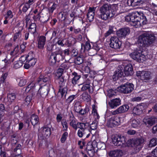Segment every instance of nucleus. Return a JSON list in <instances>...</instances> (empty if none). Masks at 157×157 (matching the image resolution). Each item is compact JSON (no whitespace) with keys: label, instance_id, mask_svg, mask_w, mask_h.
Returning a JSON list of instances; mask_svg holds the SVG:
<instances>
[{"label":"nucleus","instance_id":"nucleus-1","mask_svg":"<svg viewBox=\"0 0 157 157\" xmlns=\"http://www.w3.org/2000/svg\"><path fill=\"white\" fill-rule=\"evenodd\" d=\"M112 142L115 146L124 147L131 146L134 148L136 152H138L142 147L144 140L142 138L133 140L130 139L125 143V138L124 136L116 135L112 138Z\"/></svg>","mask_w":157,"mask_h":157},{"label":"nucleus","instance_id":"nucleus-2","mask_svg":"<svg viewBox=\"0 0 157 157\" xmlns=\"http://www.w3.org/2000/svg\"><path fill=\"white\" fill-rule=\"evenodd\" d=\"M138 16L135 13L129 14L125 17V20L126 21H130L131 24L136 28L140 27L141 25V23L143 25H145L147 22L146 17L143 15L140 16L138 12H137Z\"/></svg>","mask_w":157,"mask_h":157},{"label":"nucleus","instance_id":"nucleus-3","mask_svg":"<svg viewBox=\"0 0 157 157\" xmlns=\"http://www.w3.org/2000/svg\"><path fill=\"white\" fill-rule=\"evenodd\" d=\"M155 40L154 34L145 32L139 36L136 44L140 47H147L152 44Z\"/></svg>","mask_w":157,"mask_h":157},{"label":"nucleus","instance_id":"nucleus-4","mask_svg":"<svg viewBox=\"0 0 157 157\" xmlns=\"http://www.w3.org/2000/svg\"><path fill=\"white\" fill-rule=\"evenodd\" d=\"M100 12V17L103 20H105L113 16L112 13L111 8L107 4H104L101 7Z\"/></svg>","mask_w":157,"mask_h":157},{"label":"nucleus","instance_id":"nucleus-5","mask_svg":"<svg viewBox=\"0 0 157 157\" xmlns=\"http://www.w3.org/2000/svg\"><path fill=\"white\" fill-rule=\"evenodd\" d=\"M129 56L133 59L140 63H143L146 60L145 55L141 50L135 51L130 53Z\"/></svg>","mask_w":157,"mask_h":157},{"label":"nucleus","instance_id":"nucleus-6","mask_svg":"<svg viewBox=\"0 0 157 157\" xmlns=\"http://www.w3.org/2000/svg\"><path fill=\"white\" fill-rule=\"evenodd\" d=\"M33 54L32 53H28L27 56H24L25 58V59L24 67L26 69H29L31 66L34 65L36 63V60L33 58Z\"/></svg>","mask_w":157,"mask_h":157},{"label":"nucleus","instance_id":"nucleus-7","mask_svg":"<svg viewBox=\"0 0 157 157\" xmlns=\"http://www.w3.org/2000/svg\"><path fill=\"white\" fill-rule=\"evenodd\" d=\"M134 89V85L131 83H127L125 84L120 86L118 88V90L125 94L130 93Z\"/></svg>","mask_w":157,"mask_h":157},{"label":"nucleus","instance_id":"nucleus-8","mask_svg":"<svg viewBox=\"0 0 157 157\" xmlns=\"http://www.w3.org/2000/svg\"><path fill=\"white\" fill-rule=\"evenodd\" d=\"M121 118L113 116L109 118L107 121V125L109 127H113L121 124Z\"/></svg>","mask_w":157,"mask_h":157},{"label":"nucleus","instance_id":"nucleus-9","mask_svg":"<svg viewBox=\"0 0 157 157\" xmlns=\"http://www.w3.org/2000/svg\"><path fill=\"white\" fill-rule=\"evenodd\" d=\"M110 47L116 49L120 48L121 47L122 43L117 37H112L110 40Z\"/></svg>","mask_w":157,"mask_h":157},{"label":"nucleus","instance_id":"nucleus-10","mask_svg":"<svg viewBox=\"0 0 157 157\" xmlns=\"http://www.w3.org/2000/svg\"><path fill=\"white\" fill-rule=\"evenodd\" d=\"M137 77L140 78L142 80H148L151 78V73L145 71H138L136 72Z\"/></svg>","mask_w":157,"mask_h":157},{"label":"nucleus","instance_id":"nucleus-11","mask_svg":"<svg viewBox=\"0 0 157 157\" xmlns=\"http://www.w3.org/2000/svg\"><path fill=\"white\" fill-rule=\"evenodd\" d=\"M51 134V130L50 128L48 127H42L39 131V137H43V138L49 137Z\"/></svg>","mask_w":157,"mask_h":157},{"label":"nucleus","instance_id":"nucleus-12","mask_svg":"<svg viewBox=\"0 0 157 157\" xmlns=\"http://www.w3.org/2000/svg\"><path fill=\"white\" fill-rule=\"evenodd\" d=\"M156 118L155 117L146 116L143 119V123L144 124L148 127H150L153 125L155 123Z\"/></svg>","mask_w":157,"mask_h":157},{"label":"nucleus","instance_id":"nucleus-13","mask_svg":"<svg viewBox=\"0 0 157 157\" xmlns=\"http://www.w3.org/2000/svg\"><path fill=\"white\" fill-rule=\"evenodd\" d=\"M129 109V107L128 105H124L120 106L116 110L113 111L112 114L116 115L119 113H123L127 111Z\"/></svg>","mask_w":157,"mask_h":157},{"label":"nucleus","instance_id":"nucleus-14","mask_svg":"<svg viewBox=\"0 0 157 157\" xmlns=\"http://www.w3.org/2000/svg\"><path fill=\"white\" fill-rule=\"evenodd\" d=\"M129 29L128 28H123L117 31V35L119 37H124L130 33Z\"/></svg>","mask_w":157,"mask_h":157},{"label":"nucleus","instance_id":"nucleus-15","mask_svg":"<svg viewBox=\"0 0 157 157\" xmlns=\"http://www.w3.org/2000/svg\"><path fill=\"white\" fill-rule=\"evenodd\" d=\"M46 41V37L44 36H41L38 37L37 40V47L40 49H42L44 46Z\"/></svg>","mask_w":157,"mask_h":157},{"label":"nucleus","instance_id":"nucleus-16","mask_svg":"<svg viewBox=\"0 0 157 157\" xmlns=\"http://www.w3.org/2000/svg\"><path fill=\"white\" fill-rule=\"evenodd\" d=\"M121 104V100L119 98H116L112 99L109 102V104L112 109H114Z\"/></svg>","mask_w":157,"mask_h":157},{"label":"nucleus","instance_id":"nucleus-17","mask_svg":"<svg viewBox=\"0 0 157 157\" xmlns=\"http://www.w3.org/2000/svg\"><path fill=\"white\" fill-rule=\"evenodd\" d=\"M75 111L77 112H78L82 115L85 114L87 112V110H89L88 108H86L83 110L81 109V106L80 105L79 102H77L75 105Z\"/></svg>","mask_w":157,"mask_h":157},{"label":"nucleus","instance_id":"nucleus-18","mask_svg":"<svg viewBox=\"0 0 157 157\" xmlns=\"http://www.w3.org/2000/svg\"><path fill=\"white\" fill-rule=\"evenodd\" d=\"M124 72L126 76L131 75L133 74L132 67V65L128 64L124 68Z\"/></svg>","mask_w":157,"mask_h":157},{"label":"nucleus","instance_id":"nucleus-19","mask_svg":"<svg viewBox=\"0 0 157 157\" xmlns=\"http://www.w3.org/2000/svg\"><path fill=\"white\" fill-rule=\"evenodd\" d=\"M123 155V152L120 150L112 151L109 153V155L111 157H120Z\"/></svg>","mask_w":157,"mask_h":157},{"label":"nucleus","instance_id":"nucleus-20","mask_svg":"<svg viewBox=\"0 0 157 157\" xmlns=\"http://www.w3.org/2000/svg\"><path fill=\"white\" fill-rule=\"evenodd\" d=\"M95 8L90 7L87 14V18L89 21H92L94 17Z\"/></svg>","mask_w":157,"mask_h":157},{"label":"nucleus","instance_id":"nucleus-21","mask_svg":"<svg viewBox=\"0 0 157 157\" xmlns=\"http://www.w3.org/2000/svg\"><path fill=\"white\" fill-rule=\"evenodd\" d=\"M50 86V84L44 85V86L40 88L39 90V92L41 94H44L46 95H47L49 91Z\"/></svg>","mask_w":157,"mask_h":157},{"label":"nucleus","instance_id":"nucleus-22","mask_svg":"<svg viewBox=\"0 0 157 157\" xmlns=\"http://www.w3.org/2000/svg\"><path fill=\"white\" fill-rule=\"evenodd\" d=\"M25 58V56H23L21 57L19 61L15 62L13 66L14 67L17 69L22 66L23 63L25 64L24 61Z\"/></svg>","mask_w":157,"mask_h":157},{"label":"nucleus","instance_id":"nucleus-23","mask_svg":"<svg viewBox=\"0 0 157 157\" xmlns=\"http://www.w3.org/2000/svg\"><path fill=\"white\" fill-rule=\"evenodd\" d=\"M35 86V82H30L26 87L25 89V92L28 93L29 92V93L35 94L33 91Z\"/></svg>","mask_w":157,"mask_h":157},{"label":"nucleus","instance_id":"nucleus-24","mask_svg":"<svg viewBox=\"0 0 157 157\" xmlns=\"http://www.w3.org/2000/svg\"><path fill=\"white\" fill-rule=\"evenodd\" d=\"M91 47V45L89 42H86L83 43L81 44V52H83L86 50H88L90 49Z\"/></svg>","mask_w":157,"mask_h":157},{"label":"nucleus","instance_id":"nucleus-25","mask_svg":"<svg viewBox=\"0 0 157 157\" xmlns=\"http://www.w3.org/2000/svg\"><path fill=\"white\" fill-rule=\"evenodd\" d=\"M144 1L142 0H128L127 3H130V5L132 6H138L142 4Z\"/></svg>","mask_w":157,"mask_h":157},{"label":"nucleus","instance_id":"nucleus-26","mask_svg":"<svg viewBox=\"0 0 157 157\" xmlns=\"http://www.w3.org/2000/svg\"><path fill=\"white\" fill-rule=\"evenodd\" d=\"M139 110L141 114L144 110L146 109L148 106V104L147 103H141L137 105Z\"/></svg>","mask_w":157,"mask_h":157},{"label":"nucleus","instance_id":"nucleus-27","mask_svg":"<svg viewBox=\"0 0 157 157\" xmlns=\"http://www.w3.org/2000/svg\"><path fill=\"white\" fill-rule=\"evenodd\" d=\"M72 75H73L74 77L73 78L72 82L73 84L75 85L77 83L78 80L81 78V76L78 75L77 73L75 72H73Z\"/></svg>","mask_w":157,"mask_h":157},{"label":"nucleus","instance_id":"nucleus-28","mask_svg":"<svg viewBox=\"0 0 157 157\" xmlns=\"http://www.w3.org/2000/svg\"><path fill=\"white\" fill-rule=\"evenodd\" d=\"M22 39L21 37V31L20 30L14 34L13 40L14 41H17L19 42L22 41Z\"/></svg>","mask_w":157,"mask_h":157},{"label":"nucleus","instance_id":"nucleus-29","mask_svg":"<svg viewBox=\"0 0 157 157\" xmlns=\"http://www.w3.org/2000/svg\"><path fill=\"white\" fill-rule=\"evenodd\" d=\"M31 122L32 124L34 126L36 124L39 122V118L36 115L33 114L31 116Z\"/></svg>","mask_w":157,"mask_h":157},{"label":"nucleus","instance_id":"nucleus-30","mask_svg":"<svg viewBox=\"0 0 157 157\" xmlns=\"http://www.w3.org/2000/svg\"><path fill=\"white\" fill-rule=\"evenodd\" d=\"M56 53H52L50 57L49 61L52 65H54L56 62Z\"/></svg>","mask_w":157,"mask_h":157},{"label":"nucleus","instance_id":"nucleus-31","mask_svg":"<svg viewBox=\"0 0 157 157\" xmlns=\"http://www.w3.org/2000/svg\"><path fill=\"white\" fill-rule=\"evenodd\" d=\"M88 132L87 129H80L78 131V136L80 137H82L84 136H85Z\"/></svg>","mask_w":157,"mask_h":157},{"label":"nucleus","instance_id":"nucleus-32","mask_svg":"<svg viewBox=\"0 0 157 157\" xmlns=\"http://www.w3.org/2000/svg\"><path fill=\"white\" fill-rule=\"evenodd\" d=\"M50 78L49 77L47 76L43 78L42 76H41L37 80V82L38 83L40 84L42 82H50Z\"/></svg>","mask_w":157,"mask_h":157},{"label":"nucleus","instance_id":"nucleus-33","mask_svg":"<svg viewBox=\"0 0 157 157\" xmlns=\"http://www.w3.org/2000/svg\"><path fill=\"white\" fill-rule=\"evenodd\" d=\"M92 114L94 116L95 119H98L99 118V116L97 112V109L95 108V106L94 105H92Z\"/></svg>","mask_w":157,"mask_h":157},{"label":"nucleus","instance_id":"nucleus-34","mask_svg":"<svg viewBox=\"0 0 157 157\" xmlns=\"http://www.w3.org/2000/svg\"><path fill=\"white\" fill-rule=\"evenodd\" d=\"M89 126V123H78V127L80 129H87L86 128Z\"/></svg>","mask_w":157,"mask_h":157},{"label":"nucleus","instance_id":"nucleus-35","mask_svg":"<svg viewBox=\"0 0 157 157\" xmlns=\"http://www.w3.org/2000/svg\"><path fill=\"white\" fill-rule=\"evenodd\" d=\"M140 121L138 119H133L131 121V125L134 128H136L140 124Z\"/></svg>","mask_w":157,"mask_h":157},{"label":"nucleus","instance_id":"nucleus-36","mask_svg":"<svg viewBox=\"0 0 157 157\" xmlns=\"http://www.w3.org/2000/svg\"><path fill=\"white\" fill-rule=\"evenodd\" d=\"M16 95L14 93L9 94L7 95V99L9 102H12L15 99Z\"/></svg>","mask_w":157,"mask_h":157},{"label":"nucleus","instance_id":"nucleus-37","mask_svg":"<svg viewBox=\"0 0 157 157\" xmlns=\"http://www.w3.org/2000/svg\"><path fill=\"white\" fill-rule=\"evenodd\" d=\"M157 144V139L156 138H153L151 139L148 144V146L152 147L155 146Z\"/></svg>","mask_w":157,"mask_h":157},{"label":"nucleus","instance_id":"nucleus-38","mask_svg":"<svg viewBox=\"0 0 157 157\" xmlns=\"http://www.w3.org/2000/svg\"><path fill=\"white\" fill-rule=\"evenodd\" d=\"M63 72V69L59 68L58 69L55 74L56 75V78H59L61 77Z\"/></svg>","mask_w":157,"mask_h":157},{"label":"nucleus","instance_id":"nucleus-39","mask_svg":"<svg viewBox=\"0 0 157 157\" xmlns=\"http://www.w3.org/2000/svg\"><path fill=\"white\" fill-rule=\"evenodd\" d=\"M36 25L35 23H33L31 24L29 28V31L31 33L34 34L36 32Z\"/></svg>","mask_w":157,"mask_h":157},{"label":"nucleus","instance_id":"nucleus-40","mask_svg":"<svg viewBox=\"0 0 157 157\" xmlns=\"http://www.w3.org/2000/svg\"><path fill=\"white\" fill-rule=\"evenodd\" d=\"M35 94L32 93L31 94H29L27 96L25 99V103L26 105H28L29 104L31 101L32 97Z\"/></svg>","mask_w":157,"mask_h":157},{"label":"nucleus","instance_id":"nucleus-41","mask_svg":"<svg viewBox=\"0 0 157 157\" xmlns=\"http://www.w3.org/2000/svg\"><path fill=\"white\" fill-rule=\"evenodd\" d=\"M67 89L66 87H65L63 88L60 87L59 90V93L60 94L62 97H63V96L65 97L67 94Z\"/></svg>","mask_w":157,"mask_h":157},{"label":"nucleus","instance_id":"nucleus-42","mask_svg":"<svg viewBox=\"0 0 157 157\" xmlns=\"http://www.w3.org/2000/svg\"><path fill=\"white\" fill-rule=\"evenodd\" d=\"M78 122L75 119H73L70 123V125L75 129L78 128Z\"/></svg>","mask_w":157,"mask_h":157},{"label":"nucleus","instance_id":"nucleus-43","mask_svg":"<svg viewBox=\"0 0 157 157\" xmlns=\"http://www.w3.org/2000/svg\"><path fill=\"white\" fill-rule=\"evenodd\" d=\"M123 75V72L121 70H119L117 71H116V73L113 76V78L114 79V77H116V79L115 78V79L116 80V79H117L119 77H121Z\"/></svg>","mask_w":157,"mask_h":157},{"label":"nucleus","instance_id":"nucleus-44","mask_svg":"<svg viewBox=\"0 0 157 157\" xmlns=\"http://www.w3.org/2000/svg\"><path fill=\"white\" fill-rule=\"evenodd\" d=\"M56 62H59L60 61L63 60L65 59V57L63 55V53L56 54Z\"/></svg>","mask_w":157,"mask_h":157},{"label":"nucleus","instance_id":"nucleus-45","mask_svg":"<svg viewBox=\"0 0 157 157\" xmlns=\"http://www.w3.org/2000/svg\"><path fill=\"white\" fill-rule=\"evenodd\" d=\"M18 85L20 86H22L25 85L26 83V80L22 78L18 79Z\"/></svg>","mask_w":157,"mask_h":157},{"label":"nucleus","instance_id":"nucleus-46","mask_svg":"<svg viewBox=\"0 0 157 157\" xmlns=\"http://www.w3.org/2000/svg\"><path fill=\"white\" fill-rule=\"evenodd\" d=\"M13 17V15L12 11L10 10H9L7 12L5 18L6 19H10L12 18Z\"/></svg>","mask_w":157,"mask_h":157},{"label":"nucleus","instance_id":"nucleus-47","mask_svg":"<svg viewBox=\"0 0 157 157\" xmlns=\"http://www.w3.org/2000/svg\"><path fill=\"white\" fill-rule=\"evenodd\" d=\"M82 98L85 101H88L90 99V97L86 93H84L82 95Z\"/></svg>","mask_w":157,"mask_h":157},{"label":"nucleus","instance_id":"nucleus-48","mask_svg":"<svg viewBox=\"0 0 157 157\" xmlns=\"http://www.w3.org/2000/svg\"><path fill=\"white\" fill-rule=\"evenodd\" d=\"M108 93L107 94V96L109 98L113 97V96L116 94V92L115 91L112 89H110L108 90Z\"/></svg>","mask_w":157,"mask_h":157},{"label":"nucleus","instance_id":"nucleus-49","mask_svg":"<svg viewBox=\"0 0 157 157\" xmlns=\"http://www.w3.org/2000/svg\"><path fill=\"white\" fill-rule=\"evenodd\" d=\"M90 82H87L86 83H85L82 88L81 90L82 91H84L87 89H90Z\"/></svg>","mask_w":157,"mask_h":157},{"label":"nucleus","instance_id":"nucleus-50","mask_svg":"<svg viewBox=\"0 0 157 157\" xmlns=\"http://www.w3.org/2000/svg\"><path fill=\"white\" fill-rule=\"evenodd\" d=\"M68 135V133L67 132H65L63 133L62 136L60 140L62 143H63L66 140Z\"/></svg>","mask_w":157,"mask_h":157},{"label":"nucleus","instance_id":"nucleus-51","mask_svg":"<svg viewBox=\"0 0 157 157\" xmlns=\"http://www.w3.org/2000/svg\"><path fill=\"white\" fill-rule=\"evenodd\" d=\"M132 112L134 114L139 115L141 114L139 110V109L137 105L133 108Z\"/></svg>","mask_w":157,"mask_h":157},{"label":"nucleus","instance_id":"nucleus-52","mask_svg":"<svg viewBox=\"0 0 157 157\" xmlns=\"http://www.w3.org/2000/svg\"><path fill=\"white\" fill-rule=\"evenodd\" d=\"M30 4L28 3H26L23 7L22 11L23 12H25L28 10L30 7Z\"/></svg>","mask_w":157,"mask_h":157},{"label":"nucleus","instance_id":"nucleus-53","mask_svg":"<svg viewBox=\"0 0 157 157\" xmlns=\"http://www.w3.org/2000/svg\"><path fill=\"white\" fill-rule=\"evenodd\" d=\"M75 95H72L70 96L67 99V102L68 103H70L75 98Z\"/></svg>","mask_w":157,"mask_h":157},{"label":"nucleus","instance_id":"nucleus-54","mask_svg":"<svg viewBox=\"0 0 157 157\" xmlns=\"http://www.w3.org/2000/svg\"><path fill=\"white\" fill-rule=\"evenodd\" d=\"M5 111V107L3 104L0 105V116H3Z\"/></svg>","mask_w":157,"mask_h":157},{"label":"nucleus","instance_id":"nucleus-55","mask_svg":"<svg viewBox=\"0 0 157 157\" xmlns=\"http://www.w3.org/2000/svg\"><path fill=\"white\" fill-rule=\"evenodd\" d=\"M19 49L18 46H17L14 48L13 51L11 52V54L13 55H16L18 52Z\"/></svg>","mask_w":157,"mask_h":157},{"label":"nucleus","instance_id":"nucleus-56","mask_svg":"<svg viewBox=\"0 0 157 157\" xmlns=\"http://www.w3.org/2000/svg\"><path fill=\"white\" fill-rule=\"evenodd\" d=\"M7 75L8 74L6 73L3 74L0 80L1 82H4L5 80L6 79Z\"/></svg>","mask_w":157,"mask_h":157},{"label":"nucleus","instance_id":"nucleus-57","mask_svg":"<svg viewBox=\"0 0 157 157\" xmlns=\"http://www.w3.org/2000/svg\"><path fill=\"white\" fill-rule=\"evenodd\" d=\"M62 124L64 130H66L68 128L67 123L66 121H62Z\"/></svg>","mask_w":157,"mask_h":157},{"label":"nucleus","instance_id":"nucleus-58","mask_svg":"<svg viewBox=\"0 0 157 157\" xmlns=\"http://www.w3.org/2000/svg\"><path fill=\"white\" fill-rule=\"evenodd\" d=\"M63 118L62 115L61 113H58L57 115L56 119L57 122H59Z\"/></svg>","mask_w":157,"mask_h":157},{"label":"nucleus","instance_id":"nucleus-59","mask_svg":"<svg viewBox=\"0 0 157 157\" xmlns=\"http://www.w3.org/2000/svg\"><path fill=\"white\" fill-rule=\"evenodd\" d=\"M113 28H109V30L105 33V36L106 37L108 36L110 34L113 33Z\"/></svg>","mask_w":157,"mask_h":157},{"label":"nucleus","instance_id":"nucleus-60","mask_svg":"<svg viewBox=\"0 0 157 157\" xmlns=\"http://www.w3.org/2000/svg\"><path fill=\"white\" fill-rule=\"evenodd\" d=\"M21 147V145L20 144H18L16 148H15L14 150V152H16L18 150V155H19L21 152V150H20V148Z\"/></svg>","mask_w":157,"mask_h":157},{"label":"nucleus","instance_id":"nucleus-61","mask_svg":"<svg viewBox=\"0 0 157 157\" xmlns=\"http://www.w3.org/2000/svg\"><path fill=\"white\" fill-rule=\"evenodd\" d=\"M142 99V98L140 97H135L133 98L132 100L133 101L139 102Z\"/></svg>","mask_w":157,"mask_h":157},{"label":"nucleus","instance_id":"nucleus-62","mask_svg":"<svg viewBox=\"0 0 157 157\" xmlns=\"http://www.w3.org/2000/svg\"><path fill=\"white\" fill-rule=\"evenodd\" d=\"M88 151H94V148L93 146L91 144H88L86 147Z\"/></svg>","mask_w":157,"mask_h":157},{"label":"nucleus","instance_id":"nucleus-63","mask_svg":"<svg viewBox=\"0 0 157 157\" xmlns=\"http://www.w3.org/2000/svg\"><path fill=\"white\" fill-rule=\"evenodd\" d=\"M60 67V68L63 69V71L64 69L68 68V66L67 63L65 62L61 65Z\"/></svg>","mask_w":157,"mask_h":157},{"label":"nucleus","instance_id":"nucleus-64","mask_svg":"<svg viewBox=\"0 0 157 157\" xmlns=\"http://www.w3.org/2000/svg\"><path fill=\"white\" fill-rule=\"evenodd\" d=\"M151 155L153 156L157 157V147L152 151Z\"/></svg>","mask_w":157,"mask_h":157}]
</instances>
